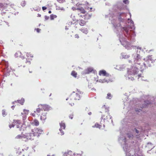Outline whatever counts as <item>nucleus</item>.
Returning a JSON list of instances; mask_svg holds the SVG:
<instances>
[{
  "label": "nucleus",
  "instance_id": "nucleus-1",
  "mask_svg": "<svg viewBox=\"0 0 156 156\" xmlns=\"http://www.w3.org/2000/svg\"><path fill=\"white\" fill-rule=\"evenodd\" d=\"M83 93L81 91L77 90L75 92H73L70 95V97L69 98L71 99L73 98L74 100H79L81 97L83 96Z\"/></svg>",
  "mask_w": 156,
  "mask_h": 156
},
{
  "label": "nucleus",
  "instance_id": "nucleus-2",
  "mask_svg": "<svg viewBox=\"0 0 156 156\" xmlns=\"http://www.w3.org/2000/svg\"><path fill=\"white\" fill-rule=\"evenodd\" d=\"M43 130L41 129L34 128L32 130V133L33 134L34 136L39 137L40 135L42 134Z\"/></svg>",
  "mask_w": 156,
  "mask_h": 156
},
{
  "label": "nucleus",
  "instance_id": "nucleus-3",
  "mask_svg": "<svg viewBox=\"0 0 156 156\" xmlns=\"http://www.w3.org/2000/svg\"><path fill=\"white\" fill-rule=\"evenodd\" d=\"M138 72L137 68L133 66L128 70L127 73L129 75H135L137 74Z\"/></svg>",
  "mask_w": 156,
  "mask_h": 156
},
{
  "label": "nucleus",
  "instance_id": "nucleus-4",
  "mask_svg": "<svg viewBox=\"0 0 156 156\" xmlns=\"http://www.w3.org/2000/svg\"><path fill=\"white\" fill-rule=\"evenodd\" d=\"M112 118V117L110 115L109 112V111L108 109L107 111H106L105 114L103 115L102 116V118L104 120H106L108 121V119H111Z\"/></svg>",
  "mask_w": 156,
  "mask_h": 156
},
{
  "label": "nucleus",
  "instance_id": "nucleus-5",
  "mask_svg": "<svg viewBox=\"0 0 156 156\" xmlns=\"http://www.w3.org/2000/svg\"><path fill=\"white\" fill-rule=\"evenodd\" d=\"M38 107H40L42 110L48 111L50 110V108L48 105L45 104H40L38 105Z\"/></svg>",
  "mask_w": 156,
  "mask_h": 156
},
{
  "label": "nucleus",
  "instance_id": "nucleus-6",
  "mask_svg": "<svg viewBox=\"0 0 156 156\" xmlns=\"http://www.w3.org/2000/svg\"><path fill=\"white\" fill-rule=\"evenodd\" d=\"M78 15L80 16L83 18V16H84V19L85 20H88L91 17V16L92 15L88 13H86L85 15L84 16H82L80 14V13H78Z\"/></svg>",
  "mask_w": 156,
  "mask_h": 156
},
{
  "label": "nucleus",
  "instance_id": "nucleus-7",
  "mask_svg": "<svg viewBox=\"0 0 156 156\" xmlns=\"http://www.w3.org/2000/svg\"><path fill=\"white\" fill-rule=\"evenodd\" d=\"M13 123L16 125L17 128H20V126H22L21 121L19 120H14L13 122Z\"/></svg>",
  "mask_w": 156,
  "mask_h": 156
},
{
  "label": "nucleus",
  "instance_id": "nucleus-8",
  "mask_svg": "<svg viewBox=\"0 0 156 156\" xmlns=\"http://www.w3.org/2000/svg\"><path fill=\"white\" fill-rule=\"evenodd\" d=\"M15 56L16 57H20L22 59H24V55L19 51H18L16 53Z\"/></svg>",
  "mask_w": 156,
  "mask_h": 156
},
{
  "label": "nucleus",
  "instance_id": "nucleus-9",
  "mask_svg": "<svg viewBox=\"0 0 156 156\" xmlns=\"http://www.w3.org/2000/svg\"><path fill=\"white\" fill-rule=\"evenodd\" d=\"M99 75L100 76H109V74L106 72V71L105 70H100L99 72Z\"/></svg>",
  "mask_w": 156,
  "mask_h": 156
},
{
  "label": "nucleus",
  "instance_id": "nucleus-10",
  "mask_svg": "<svg viewBox=\"0 0 156 156\" xmlns=\"http://www.w3.org/2000/svg\"><path fill=\"white\" fill-rule=\"evenodd\" d=\"M24 102V99H21V100H17L12 102V104L13 105L16 104L17 105H18V103L20 104L21 105H23Z\"/></svg>",
  "mask_w": 156,
  "mask_h": 156
},
{
  "label": "nucleus",
  "instance_id": "nucleus-11",
  "mask_svg": "<svg viewBox=\"0 0 156 156\" xmlns=\"http://www.w3.org/2000/svg\"><path fill=\"white\" fill-rule=\"evenodd\" d=\"M93 71V69L92 68L89 67L84 70L83 74H88L92 72Z\"/></svg>",
  "mask_w": 156,
  "mask_h": 156
},
{
  "label": "nucleus",
  "instance_id": "nucleus-12",
  "mask_svg": "<svg viewBox=\"0 0 156 156\" xmlns=\"http://www.w3.org/2000/svg\"><path fill=\"white\" fill-rule=\"evenodd\" d=\"M70 97V95L69 96L68 98L66 99V101H67V103L70 105L71 106H72L73 105H74V100L73 98H71V99H69Z\"/></svg>",
  "mask_w": 156,
  "mask_h": 156
},
{
  "label": "nucleus",
  "instance_id": "nucleus-13",
  "mask_svg": "<svg viewBox=\"0 0 156 156\" xmlns=\"http://www.w3.org/2000/svg\"><path fill=\"white\" fill-rule=\"evenodd\" d=\"M47 113L46 112H42L40 117V120L42 121H44L47 119Z\"/></svg>",
  "mask_w": 156,
  "mask_h": 156
},
{
  "label": "nucleus",
  "instance_id": "nucleus-14",
  "mask_svg": "<svg viewBox=\"0 0 156 156\" xmlns=\"http://www.w3.org/2000/svg\"><path fill=\"white\" fill-rule=\"evenodd\" d=\"M31 124L32 125L35 126H38L39 125L40 123L37 119H35L31 122Z\"/></svg>",
  "mask_w": 156,
  "mask_h": 156
},
{
  "label": "nucleus",
  "instance_id": "nucleus-15",
  "mask_svg": "<svg viewBox=\"0 0 156 156\" xmlns=\"http://www.w3.org/2000/svg\"><path fill=\"white\" fill-rule=\"evenodd\" d=\"M145 60V62L144 63V64L145 67H151L152 63H151V62L147 59L144 60Z\"/></svg>",
  "mask_w": 156,
  "mask_h": 156
},
{
  "label": "nucleus",
  "instance_id": "nucleus-16",
  "mask_svg": "<svg viewBox=\"0 0 156 156\" xmlns=\"http://www.w3.org/2000/svg\"><path fill=\"white\" fill-rule=\"evenodd\" d=\"M23 151H21V150L18 149L17 150L16 153L18 155V156H25L24 153L23 149L22 150Z\"/></svg>",
  "mask_w": 156,
  "mask_h": 156
},
{
  "label": "nucleus",
  "instance_id": "nucleus-17",
  "mask_svg": "<svg viewBox=\"0 0 156 156\" xmlns=\"http://www.w3.org/2000/svg\"><path fill=\"white\" fill-rule=\"evenodd\" d=\"M32 134L31 133H28L24 134V135L25 136V138H26L27 140H33L34 139L32 138V137L31 136Z\"/></svg>",
  "mask_w": 156,
  "mask_h": 156
},
{
  "label": "nucleus",
  "instance_id": "nucleus-18",
  "mask_svg": "<svg viewBox=\"0 0 156 156\" xmlns=\"http://www.w3.org/2000/svg\"><path fill=\"white\" fill-rule=\"evenodd\" d=\"M145 59H147L149 61H150L151 62V63H153L154 62V59L152 55L148 56L144 59V60Z\"/></svg>",
  "mask_w": 156,
  "mask_h": 156
},
{
  "label": "nucleus",
  "instance_id": "nucleus-19",
  "mask_svg": "<svg viewBox=\"0 0 156 156\" xmlns=\"http://www.w3.org/2000/svg\"><path fill=\"white\" fill-rule=\"evenodd\" d=\"M111 80L110 79H106V78H105L104 79H100L99 80V82L100 83H108L109 81H110Z\"/></svg>",
  "mask_w": 156,
  "mask_h": 156
},
{
  "label": "nucleus",
  "instance_id": "nucleus-20",
  "mask_svg": "<svg viewBox=\"0 0 156 156\" xmlns=\"http://www.w3.org/2000/svg\"><path fill=\"white\" fill-rule=\"evenodd\" d=\"M76 9L79 12H80L81 13L85 14L86 12V11L83 7L78 8Z\"/></svg>",
  "mask_w": 156,
  "mask_h": 156
},
{
  "label": "nucleus",
  "instance_id": "nucleus-21",
  "mask_svg": "<svg viewBox=\"0 0 156 156\" xmlns=\"http://www.w3.org/2000/svg\"><path fill=\"white\" fill-rule=\"evenodd\" d=\"M80 30L86 34L88 32V30L87 28H82L80 29Z\"/></svg>",
  "mask_w": 156,
  "mask_h": 156
},
{
  "label": "nucleus",
  "instance_id": "nucleus-22",
  "mask_svg": "<svg viewBox=\"0 0 156 156\" xmlns=\"http://www.w3.org/2000/svg\"><path fill=\"white\" fill-rule=\"evenodd\" d=\"M25 136L24 134H21V135H19L16 136V138L17 139H22L23 138H25Z\"/></svg>",
  "mask_w": 156,
  "mask_h": 156
},
{
  "label": "nucleus",
  "instance_id": "nucleus-23",
  "mask_svg": "<svg viewBox=\"0 0 156 156\" xmlns=\"http://www.w3.org/2000/svg\"><path fill=\"white\" fill-rule=\"evenodd\" d=\"M139 59H140V56L139 55L137 54L136 57L134 58V61L135 63L139 64L140 63H137Z\"/></svg>",
  "mask_w": 156,
  "mask_h": 156
},
{
  "label": "nucleus",
  "instance_id": "nucleus-24",
  "mask_svg": "<svg viewBox=\"0 0 156 156\" xmlns=\"http://www.w3.org/2000/svg\"><path fill=\"white\" fill-rule=\"evenodd\" d=\"M87 22L83 20H81L80 21L79 24L81 26H84L86 25Z\"/></svg>",
  "mask_w": 156,
  "mask_h": 156
},
{
  "label": "nucleus",
  "instance_id": "nucleus-25",
  "mask_svg": "<svg viewBox=\"0 0 156 156\" xmlns=\"http://www.w3.org/2000/svg\"><path fill=\"white\" fill-rule=\"evenodd\" d=\"M122 29L125 31L127 35H128L129 34V29L128 26L122 27Z\"/></svg>",
  "mask_w": 156,
  "mask_h": 156
},
{
  "label": "nucleus",
  "instance_id": "nucleus-26",
  "mask_svg": "<svg viewBox=\"0 0 156 156\" xmlns=\"http://www.w3.org/2000/svg\"><path fill=\"white\" fill-rule=\"evenodd\" d=\"M60 128H62L63 129H64L65 128V124L62 122L61 123H60Z\"/></svg>",
  "mask_w": 156,
  "mask_h": 156
},
{
  "label": "nucleus",
  "instance_id": "nucleus-27",
  "mask_svg": "<svg viewBox=\"0 0 156 156\" xmlns=\"http://www.w3.org/2000/svg\"><path fill=\"white\" fill-rule=\"evenodd\" d=\"M71 74L73 76L76 78L77 76V73L75 71L73 70Z\"/></svg>",
  "mask_w": 156,
  "mask_h": 156
},
{
  "label": "nucleus",
  "instance_id": "nucleus-28",
  "mask_svg": "<svg viewBox=\"0 0 156 156\" xmlns=\"http://www.w3.org/2000/svg\"><path fill=\"white\" fill-rule=\"evenodd\" d=\"M57 17L56 15L54 14H51L50 16V18L51 20H53L55 18H56Z\"/></svg>",
  "mask_w": 156,
  "mask_h": 156
},
{
  "label": "nucleus",
  "instance_id": "nucleus-29",
  "mask_svg": "<svg viewBox=\"0 0 156 156\" xmlns=\"http://www.w3.org/2000/svg\"><path fill=\"white\" fill-rule=\"evenodd\" d=\"M27 56L28 57H30L32 58L33 57V55L31 54L30 52H27L26 54Z\"/></svg>",
  "mask_w": 156,
  "mask_h": 156
},
{
  "label": "nucleus",
  "instance_id": "nucleus-30",
  "mask_svg": "<svg viewBox=\"0 0 156 156\" xmlns=\"http://www.w3.org/2000/svg\"><path fill=\"white\" fill-rule=\"evenodd\" d=\"M2 115L3 116H5L7 115V112L6 110L4 109L2 111Z\"/></svg>",
  "mask_w": 156,
  "mask_h": 156
},
{
  "label": "nucleus",
  "instance_id": "nucleus-31",
  "mask_svg": "<svg viewBox=\"0 0 156 156\" xmlns=\"http://www.w3.org/2000/svg\"><path fill=\"white\" fill-rule=\"evenodd\" d=\"M94 126L97 128H99L100 129L101 128V126L98 123H96L95 124Z\"/></svg>",
  "mask_w": 156,
  "mask_h": 156
},
{
  "label": "nucleus",
  "instance_id": "nucleus-32",
  "mask_svg": "<svg viewBox=\"0 0 156 156\" xmlns=\"http://www.w3.org/2000/svg\"><path fill=\"white\" fill-rule=\"evenodd\" d=\"M112 95L110 93H108L107 94V98L110 99L112 98Z\"/></svg>",
  "mask_w": 156,
  "mask_h": 156
},
{
  "label": "nucleus",
  "instance_id": "nucleus-33",
  "mask_svg": "<svg viewBox=\"0 0 156 156\" xmlns=\"http://www.w3.org/2000/svg\"><path fill=\"white\" fill-rule=\"evenodd\" d=\"M41 111H42L41 108L40 107H38V108L36 109V112L37 113H40Z\"/></svg>",
  "mask_w": 156,
  "mask_h": 156
},
{
  "label": "nucleus",
  "instance_id": "nucleus-34",
  "mask_svg": "<svg viewBox=\"0 0 156 156\" xmlns=\"http://www.w3.org/2000/svg\"><path fill=\"white\" fill-rule=\"evenodd\" d=\"M127 137L129 138H133V135L129 133H127Z\"/></svg>",
  "mask_w": 156,
  "mask_h": 156
},
{
  "label": "nucleus",
  "instance_id": "nucleus-35",
  "mask_svg": "<svg viewBox=\"0 0 156 156\" xmlns=\"http://www.w3.org/2000/svg\"><path fill=\"white\" fill-rule=\"evenodd\" d=\"M4 5L5 4L2 3H0V8H5Z\"/></svg>",
  "mask_w": 156,
  "mask_h": 156
},
{
  "label": "nucleus",
  "instance_id": "nucleus-36",
  "mask_svg": "<svg viewBox=\"0 0 156 156\" xmlns=\"http://www.w3.org/2000/svg\"><path fill=\"white\" fill-rule=\"evenodd\" d=\"M145 105H144V106H143V108H146V107L150 105V104H149L148 103L145 102Z\"/></svg>",
  "mask_w": 156,
  "mask_h": 156
},
{
  "label": "nucleus",
  "instance_id": "nucleus-37",
  "mask_svg": "<svg viewBox=\"0 0 156 156\" xmlns=\"http://www.w3.org/2000/svg\"><path fill=\"white\" fill-rule=\"evenodd\" d=\"M62 128H60V129H59V130L60 132V133H61V135H63L64 134V132L63 131H62Z\"/></svg>",
  "mask_w": 156,
  "mask_h": 156
},
{
  "label": "nucleus",
  "instance_id": "nucleus-38",
  "mask_svg": "<svg viewBox=\"0 0 156 156\" xmlns=\"http://www.w3.org/2000/svg\"><path fill=\"white\" fill-rule=\"evenodd\" d=\"M123 2L125 4H128L129 3L128 0H124Z\"/></svg>",
  "mask_w": 156,
  "mask_h": 156
},
{
  "label": "nucleus",
  "instance_id": "nucleus-39",
  "mask_svg": "<svg viewBox=\"0 0 156 156\" xmlns=\"http://www.w3.org/2000/svg\"><path fill=\"white\" fill-rule=\"evenodd\" d=\"M74 115L73 113H72L69 115V118L71 119H72Z\"/></svg>",
  "mask_w": 156,
  "mask_h": 156
},
{
  "label": "nucleus",
  "instance_id": "nucleus-40",
  "mask_svg": "<svg viewBox=\"0 0 156 156\" xmlns=\"http://www.w3.org/2000/svg\"><path fill=\"white\" fill-rule=\"evenodd\" d=\"M15 124H13V123L12 124H11L9 125V127L10 128H12V127H14V126H15Z\"/></svg>",
  "mask_w": 156,
  "mask_h": 156
},
{
  "label": "nucleus",
  "instance_id": "nucleus-41",
  "mask_svg": "<svg viewBox=\"0 0 156 156\" xmlns=\"http://www.w3.org/2000/svg\"><path fill=\"white\" fill-rule=\"evenodd\" d=\"M23 112L25 114H27L29 112V110L26 109H24L23 110Z\"/></svg>",
  "mask_w": 156,
  "mask_h": 156
},
{
  "label": "nucleus",
  "instance_id": "nucleus-42",
  "mask_svg": "<svg viewBox=\"0 0 156 156\" xmlns=\"http://www.w3.org/2000/svg\"><path fill=\"white\" fill-rule=\"evenodd\" d=\"M65 0H57V1L60 3H62L65 1Z\"/></svg>",
  "mask_w": 156,
  "mask_h": 156
},
{
  "label": "nucleus",
  "instance_id": "nucleus-43",
  "mask_svg": "<svg viewBox=\"0 0 156 156\" xmlns=\"http://www.w3.org/2000/svg\"><path fill=\"white\" fill-rule=\"evenodd\" d=\"M75 37L76 38H79V35L77 34H76L75 35Z\"/></svg>",
  "mask_w": 156,
  "mask_h": 156
},
{
  "label": "nucleus",
  "instance_id": "nucleus-44",
  "mask_svg": "<svg viewBox=\"0 0 156 156\" xmlns=\"http://www.w3.org/2000/svg\"><path fill=\"white\" fill-rule=\"evenodd\" d=\"M44 18L45 20H47L49 19V17L48 16H44Z\"/></svg>",
  "mask_w": 156,
  "mask_h": 156
},
{
  "label": "nucleus",
  "instance_id": "nucleus-45",
  "mask_svg": "<svg viewBox=\"0 0 156 156\" xmlns=\"http://www.w3.org/2000/svg\"><path fill=\"white\" fill-rule=\"evenodd\" d=\"M36 111H34V113H33L32 114V115L33 116V117H35V116H36V114H35V113H36Z\"/></svg>",
  "mask_w": 156,
  "mask_h": 156
},
{
  "label": "nucleus",
  "instance_id": "nucleus-46",
  "mask_svg": "<svg viewBox=\"0 0 156 156\" xmlns=\"http://www.w3.org/2000/svg\"><path fill=\"white\" fill-rule=\"evenodd\" d=\"M41 30L39 28H37L36 29V31L37 33H39L40 32V31Z\"/></svg>",
  "mask_w": 156,
  "mask_h": 156
},
{
  "label": "nucleus",
  "instance_id": "nucleus-47",
  "mask_svg": "<svg viewBox=\"0 0 156 156\" xmlns=\"http://www.w3.org/2000/svg\"><path fill=\"white\" fill-rule=\"evenodd\" d=\"M42 9L43 10H44L47 9V7L45 6H43L42 7Z\"/></svg>",
  "mask_w": 156,
  "mask_h": 156
},
{
  "label": "nucleus",
  "instance_id": "nucleus-48",
  "mask_svg": "<svg viewBox=\"0 0 156 156\" xmlns=\"http://www.w3.org/2000/svg\"><path fill=\"white\" fill-rule=\"evenodd\" d=\"M128 78L129 79H130L131 80H134V78L133 77H132L131 78H130V77H129Z\"/></svg>",
  "mask_w": 156,
  "mask_h": 156
},
{
  "label": "nucleus",
  "instance_id": "nucleus-49",
  "mask_svg": "<svg viewBox=\"0 0 156 156\" xmlns=\"http://www.w3.org/2000/svg\"><path fill=\"white\" fill-rule=\"evenodd\" d=\"M138 79L140 77H141L142 76V74H140L138 75Z\"/></svg>",
  "mask_w": 156,
  "mask_h": 156
},
{
  "label": "nucleus",
  "instance_id": "nucleus-50",
  "mask_svg": "<svg viewBox=\"0 0 156 156\" xmlns=\"http://www.w3.org/2000/svg\"><path fill=\"white\" fill-rule=\"evenodd\" d=\"M135 130H136V133H139V131L138 130H137L136 128H135Z\"/></svg>",
  "mask_w": 156,
  "mask_h": 156
},
{
  "label": "nucleus",
  "instance_id": "nucleus-51",
  "mask_svg": "<svg viewBox=\"0 0 156 156\" xmlns=\"http://www.w3.org/2000/svg\"><path fill=\"white\" fill-rule=\"evenodd\" d=\"M16 105H13L11 107V108L13 109V110L14 109V108H15Z\"/></svg>",
  "mask_w": 156,
  "mask_h": 156
},
{
  "label": "nucleus",
  "instance_id": "nucleus-52",
  "mask_svg": "<svg viewBox=\"0 0 156 156\" xmlns=\"http://www.w3.org/2000/svg\"><path fill=\"white\" fill-rule=\"evenodd\" d=\"M88 114L89 115H91L92 114V113L91 112H89L88 113Z\"/></svg>",
  "mask_w": 156,
  "mask_h": 156
},
{
  "label": "nucleus",
  "instance_id": "nucleus-53",
  "mask_svg": "<svg viewBox=\"0 0 156 156\" xmlns=\"http://www.w3.org/2000/svg\"><path fill=\"white\" fill-rule=\"evenodd\" d=\"M51 11H49V12H48V13H51Z\"/></svg>",
  "mask_w": 156,
  "mask_h": 156
},
{
  "label": "nucleus",
  "instance_id": "nucleus-54",
  "mask_svg": "<svg viewBox=\"0 0 156 156\" xmlns=\"http://www.w3.org/2000/svg\"><path fill=\"white\" fill-rule=\"evenodd\" d=\"M38 15L39 17H41V15L40 14H38Z\"/></svg>",
  "mask_w": 156,
  "mask_h": 156
},
{
  "label": "nucleus",
  "instance_id": "nucleus-55",
  "mask_svg": "<svg viewBox=\"0 0 156 156\" xmlns=\"http://www.w3.org/2000/svg\"><path fill=\"white\" fill-rule=\"evenodd\" d=\"M129 15L130 16V17H131V14L130 13H129Z\"/></svg>",
  "mask_w": 156,
  "mask_h": 156
},
{
  "label": "nucleus",
  "instance_id": "nucleus-56",
  "mask_svg": "<svg viewBox=\"0 0 156 156\" xmlns=\"http://www.w3.org/2000/svg\"><path fill=\"white\" fill-rule=\"evenodd\" d=\"M64 9L63 8H61V9L62 10Z\"/></svg>",
  "mask_w": 156,
  "mask_h": 156
},
{
  "label": "nucleus",
  "instance_id": "nucleus-57",
  "mask_svg": "<svg viewBox=\"0 0 156 156\" xmlns=\"http://www.w3.org/2000/svg\"><path fill=\"white\" fill-rule=\"evenodd\" d=\"M86 9H88V10H89V7H88V8H87Z\"/></svg>",
  "mask_w": 156,
  "mask_h": 156
},
{
  "label": "nucleus",
  "instance_id": "nucleus-58",
  "mask_svg": "<svg viewBox=\"0 0 156 156\" xmlns=\"http://www.w3.org/2000/svg\"><path fill=\"white\" fill-rule=\"evenodd\" d=\"M92 8L91 7V8H90V10H92Z\"/></svg>",
  "mask_w": 156,
  "mask_h": 156
},
{
  "label": "nucleus",
  "instance_id": "nucleus-59",
  "mask_svg": "<svg viewBox=\"0 0 156 156\" xmlns=\"http://www.w3.org/2000/svg\"><path fill=\"white\" fill-rule=\"evenodd\" d=\"M122 14H123V13H120V16H121V15Z\"/></svg>",
  "mask_w": 156,
  "mask_h": 156
},
{
  "label": "nucleus",
  "instance_id": "nucleus-60",
  "mask_svg": "<svg viewBox=\"0 0 156 156\" xmlns=\"http://www.w3.org/2000/svg\"><path fill=\"white\" fill-rule=\"evenodd\" d=\"M7 65H8V63L7 62V63H6V65H7Z\"/></svg>",
  "mask_w": 156,
  "mask_h": 156
},
{
  "label": "nucleus",
  "instance_id": "nucleus-61",
  "mask_svg": "<svg viewBox=\"0 0 156 156\" xmlns=\"http://www.w3.org/2000/svg\"><path fill=\"white\" fill-rule=\"evenodd\" d=\"M128 20H129V18L128 19Z\"/></svg>",
  "mask_w": 156,
  "mask_h": 156
},
{
  "label": "nucleus",
  "instance_id": "nucleus-62",
  "mask_svg": "<svg viewBox=\"0 0 156 156\" xmlns=\"http://www.w3.org/2000/svg\"><path fill=\"white\" fill-rule=\"evenodd\" d=\"M98 81V80H97L96 81H97H97Z\"/></svg>",
  "mask_w": 156,
  "mask_h": 156
}]
</instances>
